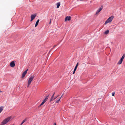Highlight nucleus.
Here are the masks:
<instances>
[{
	"label": "nucleus",
	"mask_w": 125,
	"mask_h": 125,
	"mask_svg": "<svg viewBox=\"0 0 125 125\" xmlns=\"http://www.w3.org/2000/svg\"><path fill=\"white\" fill-rule=\"evenodd\" d=\"M12 117L10 116L8 117H7L4 120L2 121V123L5 124L7 123L11 119H12Z\"/></svg>",
	"instance_id": "f257e3e1"
},
{
	"label": "nucleus",
	"mask_w": 125,
	"mask_h": 125,
	"mask_svg": "<svg viewBox=\"0 0 125 125\" xmlns=\"http://www.w3.org/2000/svg\"><path fill=\"white\" fill-rule=\"evenodd\" d=\"M114 18V16H111L109 17L105 21L104 23L105 24H106L108 23L111 22L112 21Z\"/></svg>",
	"instance_id": "f03ea898"
},
{
	"label": "nucleus",
	"mask_w": 125,
	"mask_h": 125,
	"mask_svg": "<svg viewBox=\"0 0 125 125\" xmlns=\"http://www.w3.org/2000/svg\"><path fill=\"white\" fill-rule=\"evenodd\" d=\"M34 77V75H31L29 78L28 84L27 87H28L31 84V82L33 79Z\"/></svg>",
	"instance_id": "7ed1b4c3"
},
{
	"label": "nucleus",
	"mask_w": 125,
	"mask_h": 125,
	"mask_svg": "<svg viewBox=\"0 0 125 125\" xmlns=\"http://www.w3.org/2000/svg\"><path fill=\"white\" fill-rule=\"evenodd\" d=\"M125 57V54H124L123 55L122 57L117 62V64L120 65L121 64L122 62L123 61Z\"/></svg>",
	"instance_id": "20e7f679"
},
{
	"label": "nucleus",
	"mask_w": 125,
	"mask_h": 125,
	"mask_svg": "<svg viewBox=\"0 0 125 125\" xmlns=\"http://www.w3.org/2000/svg\"><path fill=\"white\" fill-rule=\"evenodd\" d=\"M103 7L102 6L101 7L99 8V9L97 10L96 13L95 14V15L96 16H97L99 13L103 9Z\"/></svg>",
	"instance_id": "39448f33"
},
{
	"label": "nucleus",
	"mask_w": 125,
	"mask_h": 125,
	"mask_svg": "<svg viewBox=\"0 0 125 125\" xmlns=\"http://www.w3.org/2000/svg\"><path fill=\"white\" fill-rule=\"evenodd\" d=\"M71 19V17L70 16H67L66 17L65 19V21H66L67 20L70 21Z\"/></svg>",
	"instance_id": "423d86ee"
},
{
	"label": "nucleus",
	"mask_w": 125,
	"mask_h": 125,
	"mask_svg": "<svg viewBox=\"0 0 125 125\" xmlns=\"http://www.w3.org/2000/svg\"><path fill=\"white\" fill-rule=\"evenodd\" d=\"M15 64L14 62L13 61L11 62L10 63V66L12 67H13L15 66Z\"/></svg>",
	"instance_id": "0eeeda50"
},
{
	"label": "nucleus",
	"mask_w": 125,
	"mask_h": 125,
	"mask_svg": "<svg viewBox=\"0 0 125 125\" xmlns=\"http://www.w3.org/2000/svg\"><path fill=\"white\" fill-rule=\"evenodd\" d=\"M36 15L35 14L32 15H31V21H32L35 18Z\"/></svg>",
	"instance_id": "6e6552de"
},
{
	"label": "nucleus",
	"mask_w": 125,
	"mask_h": 125,
	"mask_svg": "<svg viewBox=\"0 0 125 125\" xmlns=\"http://www.w3.org/2000/svg\"><path fill=\"white\" fill-rule=\"evenodd\" d=\"M50 95L49 94H48L47 95V96L45 98V99L43 101L45 103V102L47 101V100L49 96Z\"/></svg>",
	"instance_id": "1a4fd4ad"
},
{
	"label": "nucleus",
	"mask_w": 125,
	"mask_h": 125,
	"mask_svg": "<svg viewBox=\"0 0 125 125\" xmlns=\"http://www.w3.org/2000/svg\"><path fill=\"white\" fill-rule=\"evenodd\" d=\"M28 70V69L26 70V71H25L22 74V78H23L25 76V75H26V73H27V71Z\"/></svg>",
	"instance_id": "9d476101"
},
{
	"label": "nucleus",
	"mask_w": 125,
	"mask_h": 125,
	"mask_svg": "<svg viewBox=\"0 0 125 125\" xmlns=\"http://www.w3.org/2000/svg\"><path fill=\"white\" fill-rule=\"evenodd\" d=\"M27 118H25L21 122V123L20 125H22L23 123H24L27 120Z\"/></svg>",
	"instance_id": "9b49d317"
},
{
	"label": "nucleus",
	"mask_w": 125,
	"mask_h": 125,
	"mask_svg": "<svg viewBox=\"0 0 125 125\" xmlns=\"http://www.w3.org/2000/svg\"><path fill=\"white\" fill-rule=\"evenodd\" d=\"M39 21H40V20L39 19L38 20H37V21H36V23L35 25V27H36L38 25Z\"/></svg>",
	"instance_id": "f8f14e48"
},
{
	"label": "nucleus",
	"mask_w": 125,
	"mask_h": 125,
	"mask_svg": "<svg viewBox=\"0 0 125 125\" xmlns=\"http://www.w3.org/2000/svg\"><path fill=\"white\" fill-rule=\"evenodd\" d=\"M57 5V8H59V6L60 5V2H58L56 4Z\"/></svg>",
	"instance_id": "ddd939ff"
},
{
	"label": "nucleus",
	"mask_w": 125,
	"mask_h": 125,
	"mask_svg": "<svg viewBox=\"0 0 125 125\" xmlns=\"http://www.w3.org/2000/svg\"><path fill=\"white\" fill-rule=\"evenodd\" d=\"M53 97H54L53 95L52 96V97L51 98L50 100V102L51 101H52L53 100L55 99V98H54Z\"/></svg>",
	"instance_id": "4468645a"
},
{
	"label": "nucleus",
	"mask_w": 125,
	"mask_h": 125,
	"mask_svg": "<svg viewBox=\"0 0 125 125\" xmlns=\"http://www.w3.org/2000/svg\"><path fill=\"white\" fill-rule=\"evenodd\" d=\"M3 106H1L0 107V113L3 110Z\"/></svg>",
	"instance_id": "2eb2a0df"
},
{
	"label": "nucleus",
	"mask_w": 125,
	"mask_h": 125,
	"mask_svg": "<svg viewBox=\"0 0 125 125\" xmlns=\"http://www.w3.org/2000/svg\"><path fill=\"white\" fill-rule=\"evenodd\" d=\"M109 31L108 30H107L105 32L104 34H107L109 33Z\"/></svg>",
	"instance_id": "dca6fc26"
},
{
	"label": "nucleus",
	"mask_w": 125,
	"mask_h": 125,
	"mask_svg": "<svg viewBox=\"0 0 125 125\" xmlns=\"http://www.w3.org/2000/svg\"><path fill=\"white\" fill-rule=\"evenodd\" d=\"M61 98H60L58 100H56V103H58L59 102Z\"/></svg>",
	"instance_id": "f3484780"
},
{
	"label": "nucleus",
	"mask_w": 125,
	"mask_h": 125,
	"mask_svg": "<svg viewBox=\"0 0 125 125\" xmlns=\"http://www.w3.org/2000/svg\"><path fill=\"white\" fill-rule=\"evenodd\" d=\"M115 95V92L112 93V96H114Z\"/></svg>",
	"instance_id": "a211bd4d"
},
{
	"label": "nucleus",
	"mask_w": 125,
	"mask_h": 125,
	"mask_svg": "<svg viewBox=\"0 0 125 125\" xmlns=\"http://www.w3.org/2000/svg\"><path fill=\"white\" fill-rule=\"evenodd\" d=\"M77 68V67H75L74 69V71H75L76 70Z\"/></svg>",
	"instance_id": "6ab92c4d"
},
{
	"label": "nucleus",
	"mask_w": 125,
	"mask_h": 125,
	"mask_svg": "<svg viewBox=\"0 0 125 125\" xmlns=\"http://www.w3.org/2000/svg\"><path fill=\"white\" fill-rule=\"evenodd\" d=\"M59 95H58L57 96L55 97L54 98H55V99H56L59 96Z\"/></svg>",
	"instance_id": "aec40b11"
},
{
	"label": "nucleus",
	"mask_w": 125,
	"mask_h": 125,
	"mask_svg": "<svg viewBox=\"0 0 125 125\" xmlns=\"http://www.w3.org/2000/svg\"><path fill=\"white\" fill-rule=\"evenodd\" d=\"M44 103H45L43 101L41 104V105H42L44 104Z\"/></svg>",
	"instance_id": "412c9836"
},
{
	"label": "nucleus",
	"mask_w": 125,
	"mask_h": 125,
	"mask_svg": "<svg viewBox=\"0 0 125 125\" xmlns=\"http://www.w3.org/2000/svg\"><path fill=\"white\" fill-rule=\"evenodd\" d=\"M78 64H79V63L78 62H77L76 65L75 66V67H77L78 66Z\"/></svg>",
	"instance_id": "4be33fe9"
},
{
	"label": "nucleus",
	"mask_w": 125,
	"mask_h": 125,
	"mask_svg": "<svg viewBox=\"0 0 125 125\" xmlns=\"http://www.w3.org/2000/svg\"><path fill=\"white\" fill-rule=\"evenodd\" d=\"M5 124H4L2 123V122H1V124L0 125H4Z\"/></svg>",
	"instance_id": "5701e85b"
},
{
	"label": "nucleus",
	"mask_w": 125,
	"mask_h": 125,
	"mask_svg": "<svg viewBox=\"0 0 125 125\" xmlns=\"http://www.w3.org/2000/svg\"><path fill=\"white\" fill-rule=\"evenodd\" d=\"M51 19H50V22H49V24H51Z\"/></svg>",
	"instance_id": "b1692460"
},
{
	"label": "nucleus",
	"mask_w": 125,
	"mask_h": 125,
	"mask_svg": "<svg viewBox=\"0 0 125 125\" xmlns=\"http://www.w3.org/2000/svg\"><path fill=\"white\" fill-rule=\"evenodd\" d=\"M57 45H54V46H53V48H54Z\"/></svg>",
	"instance_id": "393cba45"
},
{
	"label": "nucleus",
	"mask_w": 125,
	"mask_h": 125,
	"mask_svg": "<svg viewBox=\"0 0 125 125\" xmlns=\"http://www.w3.org/2000/svg\"><path fill=\"white\" fill-rule=\"evenodd\" d=\"M42 105H41V104L39 106H38L39 107H40Z\"/></svg>",
	"instance_id": "a878e982"
},
{
	"label": "nucleus",
	"mask_w": 125,
	"mask_h": 125,
	"mask_svg": "<svg viewBox=\"0 0 125 125\" xmlns=\"http://www.w3.org/2000/svg\"><path fill=\"white\" fill-rule=\"evenodd\" d=\"M75 72V71H73V74H74V73Z\"/></svg>",
	"instance_id": "bb28decb"
},
{
	"label": "nucleus",
	"mask_w": 125,
	"mask_h": 125,
	"mask_svg": "<svg viewBox=\"0 0 125 125\" xmlns=\"http://www.w3.org/2000/svg\"><path fill=\"white\" fill-rule=\"evenodd\" d=\"M55 94V93H53V95H52V96H53H53H54V95Z\"/></svg>",
	"instance_id": "cd10ccee"
},
{
	"label": "nucleus",
	"mask_w": 125,
	"mask_h": 125,
	"mask_svg": "<svg viewBox=\"0 0 125 125\" xmlns=\"http://www.w3.org/2000/svg\"><path fill=\"white\" fill-rule=\"evenodd\" d=\"M63 95V94L62 95L61 97L60 98H61L62 96Z\"/></svg>",
	"instance_id": "c85d7f7f"
},
{
	"label": "nucleus",
	"mask_w": 125,
	"mask_h": 125,
	"mask_svg": "<svg viewBox=\"0 0 125 125\" xmlns=\"http://www.w3.org/2000/svg\"><path fill=\"white\" fill-rule=\"evenodd\" d=\"M92 1H90V3H92Z\"/></svg>",
	"instance_id": "c756f323"
},
{
	"label": "nucleus",
	"mask_w": 125,
	"mask_h": 125,
	"mask_svg": "<svg viewBox=\"0 0 125 125\" xmlns=\"http://www.w3.org/2000/svg\"><path fill=\"white\" fill-rule=\"evenodd\" d=\"M54 125H56V124L55 123H54Z\"/></svg>",
	"instance_id": "7c9ffc66"
},
{
	"label": "nucleus",
	"mask_w": 125,
	"mask_h": 125,
	"mask_svg": "<svg viewBox=\"0 0 125 125\" xmlns=\"http://www.w3.org/2000/svg\"><path fill=\"white\" fill-rule=\"evenodd\" d=\"M53 49V48L52 49L50 50V51H51L52 49Z\"/></svg>",
	"instance_id": "2f4dec72"
}]
</instances>
